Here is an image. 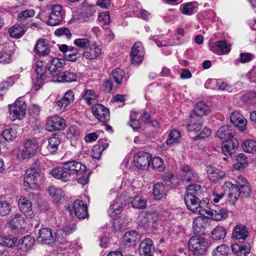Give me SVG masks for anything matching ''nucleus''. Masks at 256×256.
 <instances>
[{
  "label": "nucleus",
  "instance_id": "obj_57",
  "mask_svg": "<svg viewBox=\"0 0 256 256\" xmlns=\"http://www.w3.org/2000/svg\"><path fill=\"white\" fill-rule=\"evenodd\" d=\"M196 2H190L186 3L183 6L182 9V12L184 14L191 15L193 13L194 9L196 7Z\"/></svg>",
  "mask_w": 256,
  "mask_h": 256
},
{
  "label": "nucleus",
  "instance_id": "obj_41",
  "mask_svg": "<svg viewBox=\"0 0 256 256\" xmlns=\"http://www.w3.org/2000/svg\"><path fill=\"white\" fill-rule=\"evenodd\" d=\"M238 180L243 181V184H240L239 182H238L240 187V190L241 193L240 196L243 198H248L251 194L252 190L250 188L249 184L247 182L246 180H244L242 177H238Z\"/></svg>",
  "mask_w": 256,
  "mask_h": 256
},
{
  "label": "nucleus",
  "instance_id": "obj_56",
  "mask_svg": "<svg viewBox=\"0 0 256 256\" xmlns=\"http://www.w3.org/2000/svg\"><path fill=\"white\" fill-rule=\"evenodd\" d=\"M48 192L56 202H60L62 197L60 189H56L54 187L50 186L48 189Z\"/></svg>",
  "mask_w": 256,
  "mask_h": 256
},
{
  "label": "nucleus",
  "instance_id": "obj_5",
  "mask_svg": "<svg viewBox=\"0 0 256 256\" xmlns=\"http://www.w3.org/2000/svg\"><path fill=\"white\" fill-rule=\"evenodd\" d=\"M151 160V154L144 152H138L134 156L135 166L141 170L148 169L150 166Z\"/></svg>",
  "mask_w": 256,
  "mask_h": 256
},
{
  "label": "nucleus",
  "instance_id": "obj_58",
  "mask_svg": "<svg viewBox=\"0 0 256 256\" xmlns=\"http://www.w3.org/2000/svg\"><path fill=\"white\" fill-rule=\"evenodd\" d=\"M35 12L33 10H26L20 12L18 16L19 21L23 22L28 18H32L34 16Z\"/></svg>",
  "mask_w": 256,
  "mask_h": 256
},
{
  "label": "nucleus",
  "instance_id": "obj_63",
  "mask_svg": "<svg viewBox=\"0 0 256 256\" xmlns=\"http://www.w3.org/2000/svg\"><path fill=\"white\" fill-rule=\"evenodd\" d=\"M216 250L219 254L217 256H226L228 254L230 250L229 246L226 244H222L216 248Z\"/></svg>",
  "mask_w": 256,
  "mask_h": 256
},
{
  "label": "nucleus",
  "instance_id": "obj_28",
  "mask_svg": "<svg viewBox=\"0 0 256 256\" xmlns=\"http://www.w3.org/2000/svg\"><path fill=\"white\" fill-rule=\"evenodd\" d=\"M34 242L35 240L32 236L28 235L20 240L16 244V246H20V248L21 250L24 252H26L32 248Z\"/></svg>",
  "mask_w": 256,
  "mask_h": 256
},
{
  "label": "nucleus",
  "instance_id": "obj_30",
  "mask_svg": "<svg viewBox=\"0 0 256 256\" xmlns=\"http://www.w3.org/2000/svg\"><path fill=\"white\" fill-rule=\"evenodd\" d=\"M210 112V107L206 102H198L190 115H196L202 118L203 116H206Z\"/></svg>",
  "mask_w": 256,
  "mask_h": 256
},
{
  "label": "nucleus",
  "instance_id": "obj_27",
  "mask_svg": "<svg viewBox=\"0 0 256 256\" xmlns=\"http://www.w3.org/2000/svg\"><path fill=\"white\" fill-rule=\"evenodd\" d=\"M34 50L39 56H46L49 54L50 49L46 40H38L35 45Z\"/></svg>",
  "mask_w": 256,
  "mask_h": 256
},
{
  "label": "nucleus",
  "instance_id": "obj_21",
  "mask_svg": "<svg viewBox=\"0 0 256 256\" xmlns=\"http://www.w3.org/2000/svg\"><path fill=\"white\" fill-rule=\"evenodd\" d=\"M230 120L234 126L238 128L241 131H244L246 126V120L238 111L234 112L230 115Z\"/></svg>",
  "mask_w": 256,
  "mask_h": 256
},
{
  "label": "nucleus",
  "instance_id": "obj_8",
  "mask_svg": "<svg viewBox=\"0 0 256 256\" xmlns=\"http://www.w3.org/2000/svg\"><path fill=\"white\" fill-rule=\"evenodd\" d=\"M66 126L65 120L56 115L47 120L46 129L49 132L62 130L66 128Z\"/></svg>",
  "mask_w": 256,
  "mask_h": 256
},
{
  "label": "nucleus",
  "instance_id": "obj_6",
  "mask_svg": "<svg viewBox=\"0 0 256 256\" xmlns=\"http://www.w3.org/2000/svg\"><path fill=\"white\" fill-rule=\"evenodd\" d=\"M184 202L187 208L193 212H198L200 214L202 210H204V205L207 204L206 200H200V198L185 195L184 197Z\"/></svg>",
  "mask_w": 256,
  "mask_h": 256
},
{
  "label": "nucleus",
  "instance_id": "obj_35",
  "mask_svg": "<svg viewBox=\"0 0 256 256\" xmlns=\"http://www.w3.org/2000/svg\"><path fill=\"white\" fill-rule=\"evenodd\" d=\"M140 218L142 224L144 226H148L150 223L155 224L157 221L156 214L154 212H142Z\"/></svg>",
  "mask_w": 256,
  "mask_h": 256
},
{
  "label": "nucleus",
  "instance_id": "obj_59",
  "mask_svg": "<svg viewBox=\"0 0 256 256\" xmlns=\"http://www.w3.org/2000/svg\"><path fill=\"white\" fill-rule=\"evenodd\" d=\"M10 204L6 201L0 200V216H4L10 212Z\"/></svg>",
  "mask_w": 256,
  "mask_h": 256
},
{
  "label": "nucleus",
  "instance_id": "obj_52",
  "mask_svg": "<svg viewBox=\"0 0 256 256\" xmlns=\"http://www.w3.org/2000/svg\"><path fill=\"white\" fill-rule=\"evenodd\" d=\"M181 134L178 130H173L169 134V138L166 140L168 145H171L175 142H178L180 138Z\"/></svg>",
  "mask_w": 256,
  "mask_h": 256
},
{
  "label": "nucleus",
  "instance_id": "obj_36",
  "mask_svg": "<svg viewBox=\"0 0 256 256\" xmlns=\"http://www.w3.org/2000/svg\"><path fill=\"white\" fill-rule=\"evenodd\" d=\"M84 56L87 59L92 60L96 58L101 53V49L96 44H92L90 48L83 50Z\"/></svg>",
  "mask_w": 256,
  "mask_h": 256
},
{
  "label": "nucleus",
  "instance_id": "obj_53",
  "mask_svg": "<svg viewBox=\"0 0 256 256\" xmlns=\"http://www.w3.org/2000/svg\"><path fill=\"white\" fill-rule=\"evenodd\" d=\"M122 207L117 202L111 204L108 209V212L112 217H116L120 214Z\"/></svg>",
  "mask_w": 256,
  "mask_h": 256
},
{
  "label": "nucleus",
  "instance_id": "obj_33",
  "mask_svg": "<svg viewBox=\"0 0 256 256\" xmlns=\"http://www.w3.org/2000/svg\"><path fill=\"white\" fill-rule=\"evenodd\" d=\"M36 80L34 84V89L36 90H38L40 89L44 84V80H46L48 76V74H50L47 68H44V70H42L38 69L36 70Z\"/></svg>",
  "mask_w": 256,
  "mask_h": 256
},
{
  "label": "nucleus",
  "instance_id": "obj_3",
  "mask_svg": "<svg viewBox=\"0 0 256 256\" xmlns=\"http://www.w3.org/2000/svg\"><path fill=\"white\" fill-rule=\"evenodd\" d=\"M26 105L24 101L17 100L14 105H9V112L11 119L22 120L24 117Z\"/></svg>",
  "mask_w": 256,
  "mask_h": 256
},
{
  "label": "nucleus",
  "instance_id": "obj_22",
  "mask_svg": "<svg viewBox=\"0 0 256 256\" xmlns=\"http://www.w3.org/2000/svg\"><path fill=\"white\" fill-rule=\"evenodd\" d=\"M88 0H85L82 2V6H86L88 4V7L85 9L82 8V12H81V22H86L93 20V14L95 12V10L92 8L94 4H88Z\"/></svg>",
  "mask_w": 256,
  "mask_h": 256
},
{
  "label": "nucleus",
  "instance_id": "obj_60",
  "mask_svg": "<svg viewBox=\"0 0 256 256\" xmlns=\"http://www.w3.org/2000/svg\"><path fill=\"white\" fill-rule=\"evenodd\" d=\"M54 34L58 36H64L68 40L72 37V34L69 29L66 27L57 28L54 32Z\"/></svg>",
  "mask_w": 256,
  "mask_h": 256
},
{
  "label": "nucleus",
  "instance_id": "obj_46",
  "mask_svg": "<svg viewBox=\"0 0 256 256\" xmlns=\"http://www.w3.org/2000/svg\"><path fill=\"white\" fill-rule=\"evenodd\" d=\"M243 150L248 153H253L256 151V142L252 140H246L242 143Z\"/></svg>",
  "mask_w": 256,
  "mask_h": 256
},
{
  "label": "nucleus",
  "instance_id": "obj_26",
  "mask_svg": "<svg viewBox=\"0 0 256 256\" xmlns=\"http://www.w3.org/2000/svg\"><path fill=\"white\" fill-rule=\"evenodd\" d=\"M232 250L237 256H246L250 252V246L248 243L235 244L232 246Z\"/></svg>",
  "mask_w": 256,
  "mask_h": 256
},
{
  "label": "nucleus",
  "instance_id": "obj_62",
  "mask_svg": "<svg viewBox=\"0 0 256 256\" xmlns=\"http://www.w3.org/2000/svg\"><path fill=\"white\" fill-rule=\"evenodd\" d=\"M3 134L5 136V140L12 141L16 137V134L15 130L12 128L6 129L2 132Z\"/></svg>",
  "mask_w": 256,
  "mask_h": 256
},
{
  "label": "nucleus",
  "instance_id": "obj_17",
  "mask_svg": "<svg viewBox=\"0 0 256 256\" xmlns=\"http://www.w3.org/2000/svg\"><path fill=\"white\" fill-rule=\"evenodd\" d=\"M154 248L153 242L150 238H146L142 241L140 245L139 252L143 256H154Z\"/></svg>",
  "mask_w": 256,
  "mask_h": 256
},
{
  "label": "nucleus",
  "instance_id": "obj_54",
  "mask_svg": "<svg viewBox=\"0 0 256 256\" xmlns=\"http://www.w3.org/2000/svg\"><path fill=\"white\" fill-rule=\"evenodd\" d=\"M81 171H82V172H81V184L82 186L86 185L89 182V176L91 174L90 171V170H87L86 166L84 164H81Z\"/></svg>",
  "mask_w": 256,
  "mask_h": 256
},
{
  "label": "nucleus",
  "instance_id": "obj_13",
  "mask_svg": "<svg viewBox=\"0 0 256 256\" xmlns=\"http://www.w3.org/2000/svg\"><path fill=\"white\" fill-rule=\"evenodd\" d=\"M56 239V233L50 228H44L39 230L37 240L42 242L52 244L54 242Z\"/></svg>",
  "mask_w": 256,
  "mask_h": 256
},
{
  "label": "nucleus",
  "instance_id": "obj_25",
  "mask_svg": "<svg viewBox=\"0 0 256 256\" xmlns=\"http://www.w3.org/2000/svg\"><path fill=\"white\" fill-rule=\"evenodd\" d=\"M227 187L228 188L230 192L228 194L229 201L232 204H234L240 197L241 193L240 190V187L238 184H234L230 182L227 183Z\"/></svg>",
  "mask_w": 256,
  "mask_h": 256
},
{
  "label": "nucleus",
  "instance_id": "obj_51",
  "mask_svg": "<svg viewBox=\"0 0 256 256\" xmlns=\"http://www.w3.org/2000/svg\"><path fill=\"white\" fill-rule=\"evenodd\" d=\"M133 208L138 209H143L146 208L147 202L146 200L142 199L138 196H134L132 202Z\"/></svg>",
  "mask_w": 256,
  "mask_h": 256
},
{
  "label": "nucleus",
  "instance_id": "obj_50",
  "mask_svg": "<svg viewBox=\"0 0 256 256\" xmlns=\"http://www.w3.org/2000/svg\"><path fill=\"white\" fill-rule=\"evenodd\" d=\"M66 210L70 214H72L74 211L76 217L78 219H80V200H76L72 207L70 206H67Z\"/></svg>",
  "mask_w": 256,
  "mask_h": 256
},
{
  "label": "nucleus",
  "instance_id": "obj_44",
  "mask_svg": "<svg viewBox=\"0 0 256 256\" xmlns=\"http://www.w3.org/2000/svg\"><path fill=\"white\" fill-rule=\"evenodd\" d=\"M64 168L71 172V174H76L78 175L80 170V162L77 160L68 161L64 164Z\"/></svg>",
  "mask_w": 256,
  "mask_h": 256
},
{
  "label": "nucleus",
  "instance_id": "obj_9",
  "mask_svg": "<svg viewBox=\"0 0 256 256\" xmlns=\"http://www.w3.org/2000/svg\"><path fill=\"white\" fill-rule=\"evenodd\" d=\"M38 146L34 140H26L24 144V148L22 151L23 159L30 158L36 153Z\"/></svg>",
  "mask_w": 256,
  "mask_h": 256
},
{
  "label": "nucleus",
  "instance_id": "obj_42",
  "mask_svg": "<svg viewBox=\"0 0 256 256\" xmlns=\"http://www.w3.org/2000/svg\"><path fill=\"white\" fill-rule=\"evenodd\" d=\"M236 162L234 164V167L235 169L241 170L248 164V160L244 154H239L236 158Z\"/></svg>",
  "mask_w": 256,
  "mask_h": 256
},
{
  "label": "nucleus",
  "instance_id": "obj_14",
  "mask_svg": "<svg viewBox=\"0 0 256 256\" xmlns=\"http://www.w3.org/2000/svg\"><path fill=\"white\" fill-rule=\"evenodd\" d=\"M203 122L202 118L196 115H190L186 127L188 131L198 132L202 130Z\"/></svg>",
  "mask_w": 256,
  "mask_h": 256
},
{
  "label": "nucleus",
  "instance_id": "obj_32",
  "mask_svg": "<svg viewBox=\"0 0 256 256\" xmlns=\"http://www.w3.org/2000/svg\"><path fill=\"white\" fill-rule=\"evenodd\" d=\"M185 195L201 198L202 196L201 186L196 184H188L186 187Z\"/></svg>",
  "mask_w": 256,
  "mask_h": 256
},
{
  "label": "nucleus",
  "instance_id": "obj_34",
  "mask_svg": "<svg viewBox=\"0 0 256 256\" xmlns=\"http://www.w3.org/2000/svg\"><path fill=\"white\" fill-rule=\"evenodd\" d=\"M207 224L204 218L198 217L193 222V230L195 234H204L206 230V226Z\"/></svg>",
  "mask_w": 256,
  "mask_h": 256
},
{
  "label": "nucleus",
  "instance_id": "obj_37",
  "mask_svg": "<svg viewBox=\"0 0 256 256\" xmlns=\"http://www.w3.org/2000/svg\"><path fill=\"white\" fill-rule=\"evenodd\" d=\"M56 82H71L77 80V75L76 73L71 72H62V74L56 79Z\"/></svg>",
  "mask_w": 256,
  "mask_h": 256
},
{
  "label": "nucleus",
  "instance_id": "obj_29",
  "mask_svg": "<svg viewBox=\"0 0 256 256\" xmlns=\"http://www.w3.org/2000/svg\"><path fill=\"white\" fill-rule=\"evenodd\" d=\"M230 126L228 125L222 126L216 132L217 136L224 141L234 138Z\"/></svg>",
  "mask_w": 256,
  "mask_h": 256
},
{
  "label": "nucleus",
  "instance_id": "obj_49",
  "mask_svg": "<svg viewBox=\"0 0 256 256\" xmlns=\"http://www.w3.org/2000/svg\"><path fill=\"white\" fill-rule=\"evenodd\" d=\"M152 168L158 169L159 172H162L166 168L163 160L159 157H155L152 159Z\"/></svg>",
  "mask_w": 256,
  "mask_h": 256
},
{
  "label": "nucleus",
  "instance_id": "obj_40",
  "mask_svg": "<svg viewBox=\"0 0 256 256\" xmlns=\"http://www.w3.org/2000/svg\"><path fill=\"white\" fill-rule=\"evenodd\" d=\"M153 194L156 199L160 200L166 195L164 185L162 182H158L152 187Z\"/></svg>",
  "mask_w": 256,
  "mask_h": 256
},
{
  "label": "nucleus",
  "instance_id": "obj_48",
  "mask_svg": "<svg viewBox=\"0 0 256 256\" xmlns=\"http://www.w3.org/2000/svg\"><path fill=\"white\" fill-rule=\"evenodd\" d=\"M124 75V72L122 70L118 68L113 70L110 78L114 80L118 84H120Z\"/></svg>",
  "mask_w": 256,
  "mask_h": 256
},
{
  "label": "nucleus",
  "instance_id": "obj_7",
  "mask_svg": "<svg viewBox=\"0 0 256 256\" xmlns=\"http://www.w3.org/2000/svg\"><path fill=\"white\" fill-rule=\"evenodd\" d=\"M180 176L182 181L186 184H192L198 180L197 173L188 165H182L180 166Z\"/></svg>",
  "mask_w": 256,
  "mask_h": 256
},
{
  "label": "nucleus",
  "instance_id": "obj_16",
  "mask_svg": "<svg viewBox=\"0 0 256 256\" xmlns=\"http://www.w3.org/2000/svg\"><path fill=\"white\" fill-rule=\"evenodd\" d=\"M20 210L28 218L34 216L32 210V202L25 197H22L18 200Z\"/></svg>",
  "mask_w": 256,
  "mask_h": 256
},
{
  "label": "nucleus",
  "instance_id": "obj_43",
  "mask_svg": "<svg viewBox=\"0 0 256 256\" xmlns=\"http://www.w3.org/2000/svg\"><path fill=\"white\" fill-rule=\"evenodd\" d=\"M12 46H5L2 50L0 55V62L8 63L10 60V56L12 54Z\"/></svg>",
  "mask_w": 256,
  "mask_h": 256
},
{
  "label": "nucleus",
  "instance_id": "obj_45",
  "mask_svg": "<svg viewBox=\"0 0 256 256\" xmlns=\"http://www.w3.org/2000/svg\"><path fill=\"white\" fill-rule=\"evenodd\" d=\"M226 231L225 228L222 226H216L212 232V238L214 240H220L224 238L226 236Z\"/></svg>",
  "mask_w": 256,
  "mask_h": 256
},
{
  "label": "nucleus",
  "instance_id": "obj_1",
  "mask_svg": "<svg viewBox=\"0 0 256 256\" xmlns=\"http://www.w3.org/2000/svg\"><path fill=\"white\" fill-rule=\"evenodd\" d=\"M208 243L201 236H194L188 241L189 250L194 256H204L208 250Z\"/></svg>",
  "mask_w": 256,
  "mask_h": 256
},
{
  "label": "nucleus",
  "instance_id": "obj_39",
  "mask_svg": "<svg viewBox=\"0 0 256 256\" xmlns=\"http://www.w3.org/2000/svg\"><path fill=\"white\" fill-rule=\"evenodd\" d=\"M26 29V26L24 24H15L10 28V35L12 38H20L23 36Z\"/></svg>",
  "mask_w": 256,
  "mask_h": 256
},
{
  "label": "nucleus",
  "instance_id": "obj_61",
  "mask_svg": "<svg viewBox=\"0 0 256 256\" xmlns=\"http://www.w3.org/2000/svg\"><path fill=\"white\" fill-rule=\"evenodd\" d=\"M76 229V225L74 222H67L64 223L63 227L62 228V230L63 231L65 234H69L72 232Z\"/></svg>",
  "mask_w": 256,
  "mask_h": 256
},
{
  "label": "nucleus",
  "instance_id": "obj_2",
  "mask_svg": "<svg viewBox=\"0 0 256 256\" xmlns=\"http://www.w3.org/2000/svg\"><path fill=\"white\" fill-rule=\"evenodd\" d=\"M39 173L34 168L28 169L26 171L24 179V186L26 190H34L36 188Z\"/></svg>",
  "mask_w": 256,
  "mask_h": 256
},
{
  "label": "nucleus",
  "instance_id": "obj_47",
  "mask_svg": "<svg viewBox=\"0 0 256 256\" xmlns=\"http://www.w3.org/2000/svg\"><path fill=\"white\" fill-rule=\"evenodd\" d=\"M18 239L16 237L4 236L2 237L0 240V244L9 248H12L18 244Z\"/></svg>",
  "mask_w": 256,
  "mask_h": 256
},
{
  "label": "nucleus",
  "instance_id": "obj_38",
  "mask_svg": "<svg viewBox=\"0 0 256 256\" xmlns=\"http://www.w3.org/2000/svg\"><path fill=\"white\" fill-rule=\"evenodd\" d=\"M218 48H220L222 54H227L230 50V48L226 40L216 41L210 46V50L214 52H217Z\"/></svg>",
  "mask_w": 256,
  "mask_h": 256
},
{
  "label": "nucleus",
  "instance_id": "obj_18",
  "mask_svg": "<svg viewBox=\"0 0 256 256\" xmlns=\"http://www.w3.org/2000/svg\"><path fill=\"white\" fill-rule=\"evenodd\" d=\"M50 174L54 178L60 180L64 182L68 181L71 176V172L64 168V164L62 167L53 168L51 170Z\"/></svg>",
  "mask_w": 256,
  "mask_h": 256
},
{
  "label": "nucleus",
  "instance_id": "obj_12",
  "mask_svg": "<svg viewBox=\"0 0 256 256\" xmlns=\"http://www.w3.org/2000/svg\"><path fill=\"white\" fill-rule=\"evenodd\" d=\"M239 146V142L238 140L232 138L223 141L222 145V150L225 156H232V154L236 152V150Z\"/></svg>",
  "mask_w": 256,
  "mask_h": 256
},
{
  "label": "nucleus",
  "instance_id": "obj_10",
  "mask_svg": "<svg viewBox=\"0 0 256 256\" xmlns=\"http://www.w3.org/2000/svg\"><path fill=\"white\" fill-rule=\"evenodd\" d=\"M62 7L59 4L54 5L51 8V12L48 14L47 24L51 26L59 24L62 20L60 14Z\"/></svg>",
  "mask_w": 256,
  "mask_h": 256
},
{
  "label": "nucleus",
  "instance_id": "obj_24",
  "mask_svg": "<svg viewBox=\"0 0 256 256\" xmlns=\"http://www.w3.org/2000/svg\"><path fill=\"white\" fill-rule=\"evenodd\" d=\"M248 235V231L245 226L236 225L234 228L232 238L238 240H244Z\"/></svg>",
  "mask_w": 256,
  "mask_h": 256
},
{
  "label": "nucleus",
  "instance_id": "obj_55",
  "mask_svg": "<svg viewBox=\"0 0 256 256\" xmlns=\"http://www.w3.org/2000/svg\"><path fill=\"white\" fill-rule=\"evenodd\" d=\"M83 98L88 105H90L94 102V100H95L96 98V96L94 90H87L85 91Z\"/></svg>",
  "mask_w": 256,
  "mask_h": 256
},
{
  "label": "nucleus",
  "instance_id": "obj_19",
  "mask_svg": "<svg viewBox=\"0 0 256 256\" xmlns=\"http://www.w3.org/2000/svg\"><path fill=\"white\" fill-rule=\"evenodd\" d=\"M125 246H135L140 240V236L136 230L126 232L122 238Z\"/></svg>",
  "mask_w": 256,
  "mask_h": 256
},
{
  "label": "nucleus",
  "instance_id": "obj_4",
  "mask_svg": "<svg viewBox=\"0 0 256 256\" xmlns=\"http://www.w3.org/2000/svg\"><path fill=\"white\" fill-rule=\"evenodd\" d=\"M65 60L57 58H53L50 61V65L48 64L44 66V69H48L50 75L52 76V80L56 82V79L59 76L62 72Z\"/></svg>",
  "mask_w": 256,
  "mask_h": 256
},
{
  "label": "nucleus",
  "instance_id": "obj_15",
  "mask_svg": "<svg viewBox=\"0 0 256 256\" xmlns=\"http://www.w3.org/2000/svg\"><path fill=\"white\" fill-rule=\"evenodd\" d=\"M130 56L132 64H138L143 59L142 45L140 42L134 43L132 48Z\"/></svg>",
  "mask_w": 256,
  "mask_h": 256
},
{
  "label": "nucleus",
  "instance_id": "obj_11",
  "mask_svg": "<svg viewBox=\"0 0 256 256\" xmlns=\"http://www.w3.org/2000/svg\"><path fill=\"white\" fill-rule=\"evenodd\" d=\"M92 112L98 120L102 122H106L110 120L109 110L102 104H97L92 108Z\"/></svg>",
  "mask_w": 256,
  "mask_h": 256
},
{
  "label": "nucleus",
  "instance_id": "obj_31",
  "mask_svg": "<svg viewBox=\"0 0 256 256\" xmlns=\"http://www.w3.org/2000/svg\"><path fill=\"white\" fill-rule=\"evenodd\" d=\"M10 226L11 229L14 230L24 229L25 227L24 219L22 216L16 214L10 220Z\"/></svg>",
  "mask_w": 256,
  "mask_h": 256
},
{
  "label": "nucleus",
  "instance_id": "obj_20",
  "mask_svg": "<svg viewBox=\"0 0 256 256\" xmlns=\"http://www.w3.org/2000/svg\"><path fill=\"white\" fill-rule=\"evenodd\" d=\"M206 213L214 220L220 221L226 220L228 216L229 211L224 208H216L215 209L206 210Z\"/></svg>",
  "mask_w": 256,
  "mask_h": 256
},
{
  "label": "nucleus",
  "instance_id": "obj_64",
  "mask_svg": "<svg viewBox=\"0 0 256 256\" xmlns=\"http://www.w3.org/2000/svg\"><path fill=\"white\" fill-rule=\"evenodd\" d=\"M104 150V148H102L98 146H94L90 152L92 156L96 159L98 160L100 158V155L102 152Z\"/></svg>",
  "mask_w": 256,
  "mask_h": 256
},
{
  "label": "nucleus",
  "instance_id": "obj_23",
  "mask_svg": "<svg viewBox=\"0 0 256 256\" xmlns=\"http://www.w3.org/2000/svg\"><path fill=\"white\" fill-rule=\"evenodd\" d=\"M61 142V136L58 134H54L48 139V144L47 146L48 152H45L46 155L52 154L58 150V146Z\"/></svg>",
  "mask_w": 256,
  "mask_h": 256
}]
</instances>
